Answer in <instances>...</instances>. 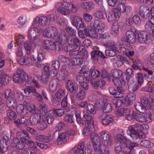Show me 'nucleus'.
Segmentation results:
<instances>
[{
  "label": "nucleus",
  "instance_id": "27",
  "mask_svg": "<svg viewBox=\"0 0 154 154\" xmlns=\"http://www.w3.org/2000/svg\"><path fill=\"white\" fill-rule=\"evenodd\" d=\"M37 124V128L39 131H43L47 128V124L46 122V119H44L42 118L40 119V120Z\"/></svg>",
  "mask_w": 154,
  "mask_h": 154
},
{
  "label": "nucleus",
  "instance_id": "18",
  "mask_svg": "<svg viewBox=\"0 0 154 154\" xmlns=\"http://www.w3.org/2000/svg\"><path fill=\"white\" fill-rule=\"evenodd\" d=\"M85 147V144L84 142H82L79 143L77 146V147H75L72 148L70 152H71L75 151L76 154H84V148Z\"/></svg>",
  "mask_w": 154,
  "mask_h": 154
},
{
  "label": "nucleus",
  "instance_id": "11",
  "mask_svg": "<svg viewBox=\"0 0 154 154\" xmlns=\"http://www.w3.org/2000/svg\"><path fill=\"white\" fill-rule=\"evenodd\" d=\"M39 108L40 109L37 111L36 114L39 116L40 119L42 118L45 119L48 111L45 104L42 103H40L39 105Z\"/></svg>",
  "mask_w": 154,
  "mask_h": 154
},
{
  "label": "nucleus",
  "instance_id": "60",
  "mask_svg": "<svg viewBox=\"0 0 154 154\" xmlns=\"http://www.w3.org/2000/svg\"><path fill=\"white\" fill-rule=\"evenodd\" d=\"M65 95V91L62 89H59L55 93V95L57 98L58 99H60L64 96Z\"/></svg>",
  "mask_w": 154,
  "mask_h": 154
},
{
  "label": "nucleus",
  "instance_id": "59",
  "mask_svg": "<svg viewBox=\"0 0 154 154\" xmlns=\"http://www.w3.org/2000/svg\"><path fill=\"white\" fill-rule=\"evenodd\" d=\"M154 22H152L151 21V19H149L145 25V27L146 29L148 31H151L154 26Z\"/></svg>",
  "mask_w": 154,
  "mask_h": 154
},
{
  "label": "nucleus",
  "instance_id": "64",
  "mask_svg": "<svg viewBox=\"0 0 154 154\" xmlns=\"http://www.w3.org/2000/svg\"><path fill=\"white\" fill-rule=\"evenodd\" d=\"M8 146L7 143H0V152H5L8 150Z\"/></svg>",
  "mask_w": 154,
  "mask_h": 154
},
{
  "label": "nucleus",
  "instance_id": "61",
  "mask_svg": "<svg viewBox=\"0 0 154 154\" xmlns=\"http://www.w3.org/2000/svg\"><path fill=\"white\" fill-rule=\"evenodd\" d=\"M87 109L90 114H94L96 112V111L94 106L91 104H88L87 107Z\"/></svg>",
  "mask_w": 154,
  "mask_h": 154
},
{
  "label": "nucleus",
  "instance_id": "51",
  "mask_svg": "<svg viewBox=\"0 0 154 154\" xmlns=\"http://www.w3.org/2000/svg\"><path fill=\"white\" fill-rule=\"evenodd\" d=\"M50 78L48 72H42L41 76V81L42 83L45 84L48 82Z\"/></svg>",
  "mask_w": 154,
  "mask_h": 154
},
{
  "label": "nucleus",
  "instance_id": "38",
  "mask_svg": "<svg viewBox=\"0 0 154 154\" xmlns=\"http://www.w3.org/2000/svg\"><path fill=\"white\" fill-rule=\"evenodd\" d=\"M24 92L26 94V96L28 97L31 96V93H33L34 94L35 92H36V89L35 88L29 86L26 88L24 90Z\"/></svg>",
  "mask_w": 154,
  "mask_h": 154
},
{
  "label": "nucleus",
  "instance_id": "23",
  "mask_svg": "<svg viewBox=\"0 0 154 154\" xmlns=\"http://www.w3.org/2000/svg\"><path fill=\"white\" fill-rule=\"evenodd\" d=\"M137 31L134 27H131V30L126 32L125 34L127 38H137L136 33Z\"/></svg>",
  "mask_w": 154,
  "mask_h": 154
},
{
  "label": "nucleus",
  "instance_id": "42",
  "mask_svg": "<svg viewBox=\"0 0 154 154\" xmlns=\"http://www.w3.org/2000/svg\"><path fill=\"white\" fill-rule=\"evenodd\" d=\"M39 120H40V118L36 113L31 116L29 119L30 123L32 125L37 124Z\"/></svg>",
  "mask_w": 154,
  "mask_h": 154
},
{
  "label": "nucleus",
  "instance_id": "37",
  "mask_svg": "<svg viewBox=\"0 0 154 154\" xmlns=\"http://www.w3.org/2000/svg\"><path fill=\"white\" fill-rule=\"evenodd\" d=\"M69 44L72 45L75 49L76 47L79 46L81 45V42L79 39H66Z\"/></svg>",
  "mask_w": 154,
  "mask_h": 154
},
{
  "label": "nucleus",
  "instance_id": "31",
  "mask_svg": "<svg viewBox=\"0 0 154 154\" xmlns=\"http://www.w3.org/2000/svg\"><path fill=\"white\" fill-rule=\"evenodd\" d=\"M135 109L138 112L143 114L145 112V109L141 102H136L134 104Z\"/></svg>",
  "mask_w": 154,
  "mask_h": 154
},
{
  "label": "nucleus",
  "instance_id": "46",
  "mask_svg": "<svg viewBox=\"0 0 154 154\" xmlns=\"http://www.w3.org/2000/svg\"><path fill=\"white\" fill-rule=\"evenodd\" d=\"M68 76L67 72L66 69H61L60 75H59V79L60 80H64L67 78Z\"/></svg>",
  "mask_w": 154,
  "mask_h": 154
},
{
  "label": "nucleus",
  "instance_id": "6",
  "mask_svg": "<svg viewBox=\"0 0 154 154\" xmlns=\"http://www.w3.org/2000/svg\"><path fill=\"white\" fill-rule=\"evenodd\" d=\"M21 137L20 138V140L24 144L26 143L30 147L36 149L37 146L35 145L34 142L32 141L31 137L28 132L25 130H23L20 133Z\"/></svg>",
  "mask_w": 154,
  "mask_h": 154
},
{
  "label": "nucleus",
  "instance_id": "35",
  "mask_svg": "<svg viewBox=\"0 0 154 154\" xmlns=\"http://www.w3.org/2000/svg\"><path fill=\"white\" fill-rule=\"evenodd\" d=\"M28 118L27 116L21 117L19 119L14 121V123L16 126L19 127L22 125L26 123L28 121Z\"/></svg>",
  "mask_w": 154,
  "mask_h": 154
},
{
  "label": "nucleus",
  "instance_id": "53",
  "mask_svg": "<svg viewBox=\"0 0 154 154\" xmlns=\"http://www.w3.org/2000/svg\"><path fill=\"white\" fill-rule=\"evenodd\" d=\"M112 110V106L110 103H105L103 108V112L104 113L109 112Z\"/></svg>",
  "mask_w": 154,
  "mask_h": 154
},
{
  "label": "nucleus",
  "instance_id": "15",
  "mask_svg": "<svg viewBox=\"0 0 154 154\" xmlns=\"http://www.w3.org/2000/svg\"><path fill=\"white\" fill-rule=\"evenodd\" d=\"M92 29H94L97 31H101L104 29L105 27V25L103 23L99 20H95L92 25H91Z\"/></svg>",
  "mask_w": 154,
  "mask_h": 154
},
{
  "label": "nucleus",
  "instance_id": "16",
  "mask_svg": "<svg viewBox=\"0 0 154 154\" xmlns=\"http://www.w3.org/2000/svg\"><path fill=\"white\" fill-rule=\"evenodd\" d=\"M153 100L152 99H147L143 97L141 100V102L144 107L145 110L146 109H152L153 106Z\"/></svg>",
  "mask_w": 154,
  "mask_h": 154
},
{
  "label": "nucleus",
  "instance_id": "33",
  "mask_svg": "<svg viewBox=\"0 0 154 154\" xmlns=\"http://www.w3.org/2000/svg\"><path fill=\"white\" fill-rule=\"evenodd\" d=\"M6 104L9 108H14L17 105L16 100L13 97L10 98L6 100Z\"/></svg>",
  "mask_w": 154,
  "mask_h": 154
},
{
  "label": "nucleus",
  "instance_id": "34",
  "mask_svg": "<svg viewBox=\"0 0 154 154\" xmlns=\"http://www.w3.org/2000/svg\"><path fill=\"white\" fill-rule=\"evenodd\" d=\"M134 116V119L138 122L144 123L146 122V117L144 115L136 112Z\"/></svg>",
  "mask_w": 154,
  "mask_h": 154
},
{
  "label": "nucleus",
  "instance_id": "47",
  "mask_svg": "<svg viewBox=\"0 0 154 154\" xmlns=\"http://www.w3.org/2000/svg\"><path fill=\"white\" fill-rule=\"evenodd\" d=\"M126 78L127 81V85L130 86V85H129V82L131 81V77L133 76V71L131 68H128L126 70Z\"/></svg>",
  "mask_w": 154,
  "mask_h": 154
},
{
  "label": "nucleus",
  "instance_id": "45",
  "mask_svg": "<svg viewBox=\"0 0 154 154\" xmlns=\"http://www.w3.org/2000/svg\"><path fill=\"white\" fill-rule=\"evenodd\" d=\"M117 58L118 60L116 61V63L118 67L121 66L124 62H128L126 58L122 56L118 55L117 56Z\"/></svg>",
  "mask_w": 154,
  "mask_h": 154
},
{
  "label": "nucleus",
  "instance_id": "30",
  "mask_svg": "<svg viewBox=\"0 0 154 154\" xmlns=\"http://www.w3.org/2000/svg\"><path fill=\"white\" fill-rule=\"evenodd\" d=\"M131 110L128 108H121L118 109L117 111H116V113L118 116H119L124 115H127L130 113Z\"/></svg>",
  "mask_w": 154,
  "mask_h": 154
},
{
  "label": "nucleus",
  "instance_id": "57",
  "mask_svg": "<svg viewBox=\"0 0 154 154\" xmlns=\"http://www.w3.org/2000/svg\"><path fill=\"white\" fill-rule=\"evenodd\" d=\"M82 8L85 10H89L93 8L92 4L91 2H84L81 5Z\"/></svg>",
  "mask_w": 154,
  "mask_h": 154
},
{
  "label": "nucleus",
  "instance_id": "32",
  "mask_svg": "<svg viewBox=\"0 0 154 154\" xmlns=\"http://www.w3.org/2000/svg\"><path fill=\"white\" fill-rule=\"evenodd\" d=\"M141 146L146 148H151L153 146V144L149 140L143 139L140 142Z\"/></svg>",
  "mask_w": 154,
  "mask_h": 154
},
{
  "label": "nucleus",
  "instance_id": "58",
  "mask_svg": "<svg viewBox=\"0 0 154 154\" xmlns=\"http://www.w3.org/2000/svg\"><path fill=\"white\" fill-rule=\"evenodd\" d=\"M66 137V135L65 133H62L60 134L57 140L55 141L56 143L57 144H61V142L65 140Z\"/></svg>",
  "mask_w": 154,
  "mask_h": 154
},
{
  "label": "nucleus",
  "instance_id": "50",
  "mask_svg": "<svg viewBox=\"0 0 154 154\" xmlns=\"http://www.w3.org/2000/svg\"><path fill=\"white\" fill-rule=\"evenodd\" d=\"M93 147L95 151L97 153H100L102 151L101 146L100 142H98L96 143L92 144Z\"/></svg>",
  "mask_w": 154,
  "mask_h": 154
},
{
  "label": "nucleus",
  "instance_id": "3",
  "mask_svg": "<svg viewBox=\"0 0 154 154\" xmlns=\"http://www.w3.org/2000/svg\"><path fill=\"white\" fill-rule=\"evenodd\" d=\"M73 0H63V3L57 2L55 5V7L58 11H60L63 15H67L70 12L69 7L72 4Z\"/></svg>",
  "mask_w": 154,
  "mask_h": 154
},
{
  "label": "nucleus",
  "instance_id": "19",
  "mask_svg": "<svg viewBox=\"0 0 154 154\" xmlns=\"http://www.w3.org/2000/svg\"><path fill=\"white\" fill-rule=\"evenodd\" d=\"M40 34L37 30L33 28L31 29L28 32V37L30 38H38L40 37Z\"/></svg>",
  "mask_w": 154,
  "mask_h": 154
},
{
  "label": "nucleus",
  "instance_id": "1",
  "mask_svg": "<svg viewBox=\"0 0 154 154\" xmlns=\"http://www.w3.org/2000/svg\"><path fill=\"white\" fill-rule=\"evenodd\" d=\"M67 42L66 39H51V40L47 39L44 41L48 49L58 51L62 50Z\"/></svg>",
  "mask_w": 154,
  "mask_h": 154
},
{
  "label": "nucleus",
  "instance_id": "43",
  "mask_svg": "<svg viewBox=\"0 0 154 154\" xmlns=\"http://www.w3.org/2000/svg\"><path fill=\"white\" fill-rule=\"evenodd\" d=\"M35 139L42 142L48 143L50 141L49 138L48 136L43 135H40L36 136Z\"/></svg>",
  "mask_w": 154,
  "mask_h": 154
},
{
  "label": "nucleus",
  "instance_id": "56",
  "mask_svg": "<svg viewBox=\"0 0 154 154\" xmlns=\"http://www.w3.org/2000/svg\"><path fill=\"white\" fill-rule=\"evenodd\" d=\"M29 148H26L23 149L22 150V154H40L39 152H38L35 150L32 149L30 153L29 152Z\"/></svg>",
  "mask_w": 154,
  "mask_h": 154
},
{
  "label": "nucleus",
  "instance_id": "22",
  "mask_svg": "<svg viewBox=\"0 0 154 154\" xmlns=\"http://www.w3.org/2000/svg\"><path fill=\"white\" fill-rule=\"evenodd\" d=\"M102 41L104 45L107 48L114 50L115 51H117V47L115 43L113 41H112L111 40L105 41L104 42L103 40H102Z\"/></svg>",
  "mask_w": 154,
  "mask_h": 154
},
{
  "label": "nucleus",
  "instance_id": "12",
  "mask_svg": "<svg viewBox=\"0 0 154 154\" xmlns=\"http://www.w3.org/2000/svg\"><path fill=\"white\" fill-rule=\"evenodd\" d=\"M99 119L102 121V124L104 125H108L111 122L113 117L112 115H106L105 113H102L99 116Z\"/></svg>",
  "mask_w": 154,
  "mask_h": 154
},
{
  "label": "nucleus",
  "instance_id": "17",
  "mask_svg": "<svg viewBox=\"0 0 154 154\" xmlns=\"http://www.w3.org/2000/svg\"><path fill=\"white\" fill-rule=\"evenodd\" d=\"M114 11L113 9V11L109 12L106 14V18L109 22L119 20V13L118 12H115Z\"/></svg>",
  "mask_w": 154,
  "mask_h": 154
},
{
  "label": "nucleus",
  "instance_id": "14",
  "mask_svg": "<svg viewBox=\"0 0 154 154\" xmlns=\"http://www.w3.org/2000/svg\"><path fill=\"white\" fill-rule=\"evenodd\" d=\"M28 80L25 82V85H33L35 86L38 88H40L41 87L39 82V79L37 76H35L33 78L28 79Z\"/></svg>",
  "mask_w": 154,
  "mask_h": 154
},
{
  "label": "nucleus",
  "instance_id": "24",
  "mask_svg": "<svg viewBox=\"0 0 154 154\" xmlns=\"http://www.w3.org/2000/svg\"><path fill=\"white\" fill-rule=\"evenodd\" d=\"M91 83L92 87L95 89H97L98 87L103 89V86L106 84L105 81L102 79H100L96 82H91Z\"/></svg>",
  "mask_w": 154,
  "mask_h": 154
},
{
  "label": "nucleus",
  "instance_id": "8",
  "mask_svg": "<svg viewBox=\"0 0 154 154\" xmlns=\"http://www.w3.org/2000/svg\"><path fill=\"white\" fill-rule=\"evenodd\" d=\"M57 29L54 27H51L46 28L43 31V35L44 37L49 38H53L57 35Z\"/></svg>",
  "mask_w": 154,
  "mask_h": 154
},
{
  "label": "nucleus",
  "instance_id": "26",
  "mask_svg": "<svg viewBox=\"0 0 154 154\" xmlns=\"http://www.w3.org/2000/svg\"><path fill=\"white\" fill-rule=\"evenodd\" d=\"M58 80L57 79H54L51 80L49 85V90L52 91H54L57 88V86L58 84Z\"/></svg>",
  "mask_w": 154,
  "mask_h": 154
},
{
  "label": "nucleus",
  "instance_id": "20",
  "mask_svg": "<svg viewBox=\"0 0 154 154\" xmlns=\"http://www.w3.org/2000/svg\"><path fill=\"white\" fill-rule=\"evenodd\" d=\"M84 30L85 34L86 36L93 38H97L98 36L97 32L99 31H97L94 29H92L91 26L89 31H88L85 28Z\"/></svg>",
  "mask_w": 154,
  "mask_h": 154
},
{
  "label": "nucleus",
  "instance_id": "28",
  "mask_svg": "<svg viewBox=\"0 0 154 154\" xmlns=\"http://www.w3.org/2000/svg\"><path fill=\"white\" fill-rule=\"evenodd\" d=\"M116 139L121 144L126 145L128 141V139L121 134H117L116 136Z\"/></svg>",
  "mask_w": 154,
  "mask_h": 154
},
{
  "label": "nucleus",
  "instance_id": "62",
  "mask_svg": "<svg viewBox=\"0 0 154 154\" xmlns=\"http://www.w3.org/2000/svg\"><path fill=\"white\" fill-rule=\"evenodd\" d=\"M91 76L92 80L96 79L100 75V71L96 69L91 70Z\"/></svg>",
  "mask_w": 154,
  "mask_h": 154
},
{
  "label": "nucleus",
  "instance_id": "54",
  "mask_svg": "<svg viewBox=\"0 0 154 154\" xmlns=\"http://www.w3.org/2000/svg\"><path fill=\"white\" fill-rule=\"evenodd\" d=\"M24 106L22 104H19L16 107V111L18 114L23 115L24 110Z\"/></svg>",
  "mask_w": 154,
  "mask_h": 154
},
{
  "label": "nucleus",
  "instance_id": "39",
  "mask_svg": "<svg viewBox=\"0 0 154 154\" xmlns=\"http://www.w3.org/2000/svg\"><path fill=\"white\" fill-rule=\"evenodd\" d=\"M85 97V91L83 89H80L76 95L75 98L76 99L79 101L83 100Z\"/></svg>",
  "mask_w": 154,
  "mask_h": 154
},
{
  "label": "nucleus",
  "instance_id": "48",
  "mask_svg": "<svg viewBox=\"0 0 154 154\" xmlns=\"http://www.w3.org/2000/svg\"><path fill=\"white\" fill-rule=\"evenodd\" d=\"M126 7L123 3H119L116 6V8H113V9L114 10H117L119 12L123 13L126 10Z\"/></svg>",
  "mask_w": 154,
  "mask_h": 154
},
{
  "label": "nucleus",
  "instance_id": "55",
  "mask_svg": "<svg viewBox=\"0 0 154 154\" xmlns=\"http://www.w3.org/2000/svg\"><path fill=\"white\" fill-rule=\"evenodd\" d=\"M91 140L92 144L96 143L98 142H100L99 140V136L96 133H94L91 135Z\"/></svg>",
  "mask_w": 154,
  "mask_h": 154
},
{
  "label": "nucleus",
  "instance_id": "13",
  "mask_svg": "<svg viewBox=\"0 0 154 154\" xmlns=\"http://www.w3.org/2000/svg\"><path fill=\"white\" fill-rule=\"evenodd\" d=\"M11 80V78L2 72H0V87L6 86Z\"/></svg>",
  "mask_w": 154,
  "mask_h": 154
},
{
  "label": "nucleus",
  "instance_id": "9",
  "mask_svg": "<svg viewBox=\"0 0 154 154\" xmlns=\"http://www.w3.org/2000/svg\"><path fill=\"white\" fill-rule=\"evenodd\" d=\"M109 91L110 95H113L116 98H121L123 97L124 90L121 87H117L115 88L111 87L109 88Z\"/></svg>",
  "mask_w": 154,
  "mask_h": 154
},
{
  "label": "nucleus",
  "instance_id": "5",
  "mask_svg": "<svg viewBox=\"0 0 154 154\" xmlns=\"http://www.w3.org/2000/svg\"><path fill=\"white\" fill-rule=\"evenodd\" d=\"M28 79L27 74L22 69H18L13 76V81L15 83H22Z\"/></svg>",
  "mask_w": 154,
  "mask_h": 154
},
{
  "label": "nucleus",
  "instance_id": "2",
  "mask_svg": "<svg viewBox=\"0 0 154 154\" xmlns=\"http://www.w3.org/2000/svg\"><path fill=\"white\" fill-rule=\"evenodd\" d=\"M139 127L138 125L135 124L128 127L127 132L128 135L130 136L133 141L136 142H138L140 138L145 137V135L142 132H138L136 129Z\"/></svg>",
  "mask_w": 154,
  "mask_h": 154
},
{
  "label": "nucleus",
  "instance_id": "10",
  "mask_svg": "<svg viewBox=\"0 0 154 154\" xmlns=\"http://www.w3.org/2000/svg\"><path fill=\"white\" fill-rule=\"evenodd\" d=\"M150 11L149 8L144 5H141L139 9V15L145 19L147 18L150 16Z\"/></svg>",
  "mask_w": 154,
  "mask_h": 154
},
{
  "label": "nucleus",
  "instance_id": "21",
  "mask_svg": "<svg viewBox=\"0 0 154 154\" xmlns=\"http://www.w3.org/2000/svg\"><path fill=\"white\" fill-rule=\"evenodd\" d=\"M76 84L73 82L71 80H68L66 82V87L67 90L70 92H72L75 91L76 88Z\"/></svg>",
  "mask_w": 154,
  "mask_h": 154
},
{
  "label": "nucleus",
  "instance_id": "25",
  "mask_svg": "<svg viewBox=\"0 0 154 154\" xmlns=\"http://www.w3.org/2000/svg\"><path fill=\"white\" fill-rule=\"evenodd\" d=\"M17 62L20 65H26L30 63L32 61L31 58L29 57H23L22 58H17Z\"/></svg>",
  "mask_w": 154,
  "mask_h": 154
},
{
  "label": "nucleus",
  "instance_id": "49",
  "mask_svg": "<svg viewBox=\"0 0 154 154\" xmlns=\"http://www.w3.org/2000/svg\"><path fill=\"white\" fill-rule=\"evenodd\" d=\"M7 115L9 119L11 120H14L17 118V116L16 113L10 109H8L7 111Z\"/></svg>",
  "mask_w": 154,
  "mask_h": 154
},
{
  "label": "nucleus",
  "instance_id": "52",
  "mask_svg": "<svg viewBox=\"0 0 154 154\" xmlns=\"http://www.w3.org/2000/svg\"><path fill=\"white\" fill-rule=\"evenodd\" d=\"M75 116L76 118V121L78 124H83L84 123L85 121L84 120L83 117L82 119L81 117V113L80 111L76 112L75 114Z\"/></svg>",
  "mask_w": 154,
  "mask_h": 154
},
{
  "label": "nucleus",
  "instance_id": "44",
  "mask_svg": "<svg viewBox=\"0 0 154 154\" xmlns=\"http://www.w3.org/2000/svg\"><path fill=\"white\" fill-rule=\"evenodd\" d=\"M136 98L135 95L133 93L128 94L125 99V102L128 105H130Z\"/></svg>",
  "mask_w": 154,
  "mask_h": 154
},
{
  "label": "nucleus",
  "instance_id": "4",
  "mask_svg": "<svg viewBox=\"0 0 154 154\" xmlns=\"http://www.w3.org/2000/svg\"><path fill=\"white\" fill-rule=\"evenodd\" d=\"M100 137L102 145L104 147H110L113 143V140L111 134L106 131H102Z\"/></svg>",
  "mask_w": 154,
  "mask_h": 154
},
{
  "label": "nucleus",
  "instance_id": "36",
  "mask_svg": "<svg viewBox=\"0 0 154 154\" xmlns=\"http://www.w3.org/2000/svg\"><path fill=\"white\" fill-rule=\"evenodd\" d=\"M14 146L18 150L22 149L25 146V144L21 141H20L18 139H14Z\"/></svg>",
  "mask_w": 154,
  "mask_h": 154
},
{
  "label": "nucleus",
  "instance_id": "29",
  "mask_svg": "<svg viewBox=\"0 0 154 154\" xmlns=\"http://www.w3.org/2000/svg\"><path fill=\"white\" fill-rule=\"evenodd\" d=\"M36 21L39 22V23L42 26L47 25L49 23L48 17L44 16H41L40 17H36Z\"/></svg>",
  "mask_w": 154,
  "mask_h": 154
},
{
  "label": "nucleus",
  "instance_id": "41",
  "mask_svg": "<svg viewBox=\"0 0 154 154\" xmlns=\"http://www.w3.org/2000/svg\"><path fill=\"white\" fill-rule=\"evenodd\" d=\"M136 35L137 38H147L151 36L149 34L148 35L147 32L144 31H141L139 33L137 32Z\"/></svg>",
  "mask_w": 154,
  "mask_h": 154
},
{
  "label": "nucleus",
  "instance_id": "7",
  "mask_svg": "<svg viewBox=\"0 0 154 154\" xmlns=\"http://www.w3.org/2000/svg\"><path fill=\"white\" fill-rule=\"evenodd\" d=\"M71 23L78 30L81 29L82 30L85 29V28L83 20L80 17L76 16H73Z\"/></svg>",
  "mask_w": 154,
  "mask_h": 154
},
{
  "label": "nucleus",
  "instance_id": "63",
  "mask_svg": "<svg viewBox=\"0 0 154 154\" xmlns=\"http://www.w3.org/2000/svg\"><path fill=\"white\" fill-rule=\"evenodd\" d=\"M136 78L138 84L140 85L142 84L143 82V77L142 73H138L136 75Z\"/></svg>",
  "mask_w": 154,
  "mask_h": 154
},
{
  "label": "nucleus",
  "instance_id": "40",
  "mask_svg": "<svg viewBox=\"0 0 154 154\" xmlns=\"http://www.w3.org/2000/svg\"><path fill=\"white\" fill-rule=\"evenodd\" d=\"M112 76L113 79H118L121 77L123 75L122 71L117 69H113L111 71Z\"/></svg>",
  "mask_w": 154,
  "mask_h": 154
}]
</instances>
